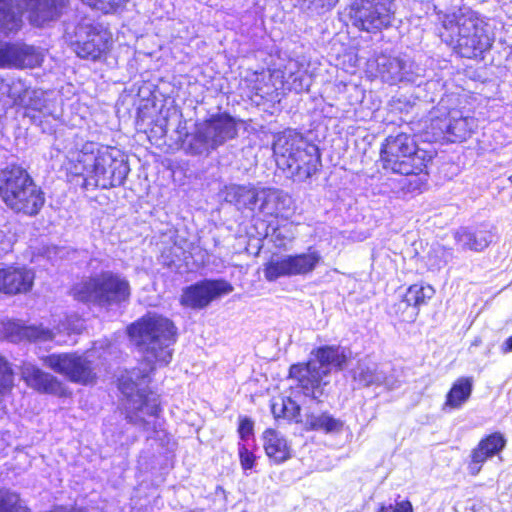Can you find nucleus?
<instances>
[{"mask_svg":"<svg viewBox=\"0 0 512 512\" xmlns=\"http://www.w3.org/2000/svg\"><path fill=\"white\" fill-rule=\"evenodd\" d=\"M305 426L308 430H320L326 433H332L340 431L343 423L328 413H312L306 416Z\"/></svg>","mask_w":512,"mask_h":512,"instance_id":"c756f323","label":"nucleus"},{"mask_svg":"<svg viewBox=\"0 0 512 512\" xmlns=\"http://www.w3.org/2000/svg\"><path fill=\"white\" fill-rule=\"evenodd\" d=\"M316 360L307 364L292 365L289 371L291 378L296 379L306 395L316 398L317 389L332 367L343 369L351 357L350 350L340 346H324L315 351Z\"/></svg>","mask_w":512,"mask_h":512,"instance_id":"0eeeda50","label":"nucleus"},{"mask_svg":"<svg viewBox=\"0 0 512 512\" xmlns=\"http://www.w3.org/2000/svg\"><path fill=\"white\" fill-rule=\"evenodd\" d=\"M252 430H253V423L251 420H249L247 418H243L240 420L238 431H239L241 438L244 439V438L249 437L252 434Z\"/></svg>","mask_w":512,"mask_h":512,"instance_id":"37998d69","label":"nucleus"},{"mask_svg":"<svg viewBox=\"0 0 512 512\" xmlns=\"http://www.w3.org/2000/svg\"><path fill=\"white\" fill-rule=\"evenodd\" d=\"M377 73L384 82L396 84L401 81L413 82L414 63L409 59L379 55L375 59Z\"/></svg>","mask_w":512,"mask_h":512,"instance_id":"6ab92c4d","label":"nucleus"},{"mask_svg":"<svg viewBox=\"0 0 512 512\" xmlns=\"http://www.w3.org/2000/svg\"><path fill=\"white\" fill-rule=\"evenodd\" d=\"M88 6L105 14L117 12L125 7L129 0H81Z\"/></svg>","mask_w":512,"mask_h":512,"instance_id":"f704fd0d","label":"nucleus"},{"mask_svg":"<svg viewBox=\"0 0 512 512\" xmlns=\"http://www.w3.org/2000/svg\"><path fill=\"white\" fill-rule=\"evenodd\" d=\"M37 90L28 89L21 80H14L11 83L0 82V107L2 109L14 105H26L29 95L38 97Z\"/></svg>","mask_w":512,"mask_h":512,"instance_id":"a878e982","label":"nucleus"},{"mask_svg":"<svg viewBox=\"0 0 512 512\" xmlns=\"http://www.w3.org/2000/svg\"><path fill=\"white\" fill-rule=\"evenodd\" d=\"M241 466L244 470L252 469L255 462V456L245 446L239 448Z\"/></svg>","mask_w":512,"mask_h":512,"instance_id":"4c0bfd02","label":"nucleus"},{"mask_svg":"<svg viewBox=\"0 0 512 512\" xmlns=\"http://www.w3.org/2000/svg\"><path fill=\"white\" fill-rule=\"evenodd\" d=\"M505 445L506 439L499 432L483 438L471 452L470 472L473 475L478 474L486 460L499 454Z\"/></svg>","mask_w":512,"mask_h":512,"instance_id":"412c9836","label":"nucleus"},{"mask_svg":"<svg viewBox=\"0 0 512 512\" xmlns=\"http://www.w3.org/2000/svg\"><path fill=\"white\" fill-rule=\"evenodd\" d=\"M83 325L81 320L78 317H73L72 319L68 320L67 324H62L57 327V331L60 332H67V333H79L82 329Z\"/></svg>","mask_w":512,"mask_h":512,"instance_id":"58836bf2","label":"nucleus"},{"mask_svg":"<svg viewBox=\"0 0 512 512\" xmlns=\"http://www.w3.org/2000/svg\"><path fill=\"white\" fill-rule=\"evenodd\" d=\"M0 512H28L17 494L0 490Z\"/></svg>","mask_w":512,"mask_h":512,"instance_id":"72a5a7b5","label":"nucleus"},{"mask_svg":"<svg viewBox=\"0 0 512 512\" xmlns=\"http://www.w3.org/2000/svg\"><path fill=\"white\" fill-rule=\"evenodd\" d=\"M34 274L26 268L7 267L0 269V291L6 294L28 292L33 285Z\"/></svg>","mask_w":512,"mask_h":512,"instance_id":"4be33fe9","label":"nucleus"},{"mask_svg":"<svg viewBox=\"0 0 512 512\" xmlns=\"http://www.w3.org/2000/svg\"><path fill=\"white\" fill-rule=\"evenodd\" d=\"M21 375L28 386L39 392L58 397L68 395V389L62 381L31 363L23 364Z\"/></svg>","mask_w":512,"mask_h":512,"instance_id":"a211bd4d","label":"nucleus"},{"mask_svg":"<svg viewBox=\"0 0 512 512\" xmlns=\"http://www.w3.org/2000/svg\"><path fill=\"white\" fill-rule=\"evenodd\" d=\"M188 512H203V511H201V510H190Z\"/></svg>","mask_w":512,"mask_h":512,"instance_id":"de8ad7c7","label":"nucleus"},{"mask_svg":"<svg viewBox=\"0 0 512 512\" xmlns=\"http://www.w3.org/2000/svg\"><path fill=\"white\" fill-rule=\"evenodd\" d=\"M291 198L281 190L275 188H261L258 210L267 216H284L289 210Z\"/></svg>","mask_w":512,"mask_h":512,"instance_id":"393cba45","label":"nucleus"},{"mask_svg":"<svg viewBox=\"0 0 512 512\" xmlns=\"http://www.w3.org/2000/svg\"><path fill=\"white\" fill-rule=\"evenodd\" d=\"M42 55L22 42L0 43V68H33L40 65Z\"/></svg>","mask_w":512,"mask_h":512,"instance_id":"f3484780","label":"nucleus"},{"mask_svg":"<svg viewBox=\"0 0 512 512\" xmlns=\"http://www.w3.org/2000/svg\"><path fill=\"white\" fill-rule=\"evenodd\" d=\"M72 293L79 301L108 309L128 302L131 286L122 274L106 270L77 283Z\"/></svg>","mask_w":512,"mask_h":512,"instance_id":"423d86ee","label":"nucleus"},{"mask_svg":"<svg viewBox=\"0 0 512 512\" xmlns=\"http://www.w3.org/2000/svg\"><path fill=\"white\" fill-rule=\"evenodd\" d=\"M63 153L66 169L71 174L82 176L86 189L120 186L129 173V167L119 150L84 141L77 135L65 140Z\"/></svg>","mask_w":512,"mask_h":512,"instance_id":"f03ea898","label":"nucleus"},{"mask_svg":"<svg viewBox=\"0 0 512 512\" xmlns=\"http://www.w3.org/2000/svg\"><path fill=\"white\" fill-rule=\"evenodd\" d=\"M285 419L299 421L300 407L291 398H286Z\"/></svg>","mask_w":512,"mask_h":512,"instance_id":"ea45409f","label":"nucleus"},{"mask_svg":"<svg viewBox=\"0 0 512 512\" xmlns=\"http://www.w3.org/2000/svg\"><path fill=\"white\" fill-rule=\"evenodd\" d=\"M456 244L462 251L482 252L493 241V234L484 228L461 227L454 233Z\"/></svg>","mask_w":512,"mask_h":512,"instance_id":"b1692460","label":"nucleus"},{"mask_svg":"<svg viewBox=\"0 0 512 512\" xmlns=\"http://www.w3.org/2000/svg\"><path fill=\"white\" fill-rule=\"evenodd\" d=\"M353 378L365 386L385 383V375L373 363L359 362L354 370Z\"/></svg>","mask_w":512,"mask_h":512,"instance_id":"7c9ffc66","label":"nucleus"},{"mask_svg":"<svg viewBox=\"0 0 512 512\" xmlns=\"http://www.w3.org/2000/svg\"><path fill=\"white\" fill-rule=\"evenodd\" d=\"M263 446L266 455L276 464L291 458L292 449L286 438L274 429H267L263 434Z\"/></svg>","mask_w":512,"mask_h":512,"instance_id":"bb28decb","label":"nucleus"},{"mask_svg":"<svg viewBox=\"0 0 512 512\" xmlns=\"http://www.w3.org/2000/svg\"><path fill=\"white\" fill-rule=\"evenodd\" d=\"M392 18L391 0H361L353 14V24L361 30L375 32L388 27Z\"/></svg>","mask_w":512,"mask_h":512,"instance_id":"ddd939ff","label":"nucleus"},{"mask_svg":"<svg viewBox=\"0 0 512 512\" xmlns=\"http://www.w3.org/2000/svg\"><path fill=\"white\" fill-rule=\"evenodd\" d=\"M41 360L44 366L66 377L71 382L88 385L96 379L91 362L82 356L59 353L44 356Z\"/></svg>","mask_w":512,"mask_h":512,"instance_id":"9d476101","label":"nucleus"},{"mask_svg":"<svg viewBox=\"0 0 512 512\" xmlns=\"http://www.w3.org/2000/svg\"><path fill=\"white\" fill-rule=\"evenodd\" d=\"M286 398L274 399L271 405L272 414L276 419L285 418Z\"/></svg>","mask_w":512,"mask_h":512,"instance_id":"a19ab883","label":"nucleus"},{"mask_svg":"<svg viewBox=\"0 0 512 512\" xmlns=\"http://www.w3.org/2000/svg\"><path fill=\"white\" fill-rule=\"evenodd\" d=\"M508 180L512 183V175L508 178Z\"/></svg>","mask_w":512,"mask_h":512,"instance_id":"09e8293b","label":"nucleus"},{"mask_svg":"<svg viewBox=\"0 0 512 512\" xmlns=\"http://www.w3.org/2000/svg\"><path fill=\"white\" fill-rule=\"evenodd\" d=\"M393 511V506L392 505H389V506H386V505H380L379 508L376 510V512H391Z\"/></svg>","mask_w":512,"mask_h":512,"instance_id":"49530a36","label":"nucleus"},{"mask_svg":"<svg viewBox=\"0 0 512 512\" xmlns=\"http://www.w3.org/2000/svg\"><path fill=\"white\" fill-rule=\"evenodd\" d=\"M273 154L277 166L298 180L311 177L320 165L318 148L293 130H286L275 137Z\"/></svg>","mask_w":512,"mask_h":512,"instance_id":"20e7f679","label":"nucleus"},{"mask_svg":"<svg viewBox=\"0 0 512 512\" xmlns=\"http://www.w3.org/2000/svg\"><path fill=\"white\" fill-rule=\"evenodd\" d=\"M393 512H414L413 506L409 500H401L395 502Z\"/></svg>","mask_w":512,"mask_h":512,"instance_id":"c03bdc74","label":"nucleus"},{"mask_svg":"<svg viewBox=\"0 0 512 512\" xmlns=\"http://www.w3.org/2000/svg\"><path fill=\"white\" fill-rule=\"evenodd\" d=\"M38 97H34L33 95H29L28 99L26 100V105H23V107H26L28 109L36 110V111H42L44 105L41 100L42 92L38 91Z\"/></svg>","mask_w":512,"mask_h":512,"instance_id":"79ce46f5","label":"nucleus"},{"mask_svg":"<svg viewBox=\"0 0 512 512\" xmlns=\"http://www.w3.org/2000/svg\"><path fill=\"white\" fill-rule=\"evenodd\" d=\"M225 199L239 208L255 211L259 206L260 189L252 185H230L226 187Z\"/></svg>","mask_w":512,"mask_h":512,"instance_id":"cd10ccee","label":"nucleus"},{"mask_svg":"<svg viewBox=\"0 0 512 512\" xmlns=\"http://www.w3.org/2000/svg\"><path fill=\"white\" fill-rule=\"evenodd\" d=\"M505 347H503V351L504 352H510L512 351V336L509 337L505 343H504Z\"/></svg>","mask_w":512,"mask_h":512,"instance_id":"a18cd8bd","label":"nucleus"},{"mask_svg":"<svg viewBox=\"0 0 512 512\" xmlns=\"http://www.w3.org/2000/svg\"><path fill=\"white\" fill-rule=\"evenodd\" d=\"M434 293L435 290L430 285L414 284L408 288L404 301L407 305L420 307L426 304L427 300L434 296Z\"/></svg>","mask_w":512,"mask_h":512,"instance_id":"2f4dec72","label":"nucleus"},{"mask_svg":"<svg viewBox=\"0 0 512 512\" xmlns=\"http://www.w3.org/2000/svg\"><path fill=\"white\" fill-rule=\"evenodd\" d=\"M238 133L236 120L228 114H218L195 124L187 134L185 150L191 155H208Z\"/></svg>","mask_w":512,"mask_h":512,"instance_id":"6e6552de","label":"nucleus"},{"mask_svg":"<svg viewBox=\"0 0 512 512\" xmlns=\"http://www.w3.org/2000/svg\"><path fill=\"white\" fill-rule=\"evenodd\" d=\"M0 332L11 342H18L23 339L48 341L55 337V333L52 330L41 326H22L20 323L12 320L1 321Z\"/></svg>","mask_w":512,"mask_h":512,"instance_id":"5701e85b","label":"nucleus"},{"mask_svg":"<svg viewBox=\"0 0 512 512\" xmlns=\"http://www.w3.org/2000/svg\"><path fill=\"white\" fill-rule=\"evenodd\" d=\"M452 258V251L441 245L433 247L427 256V265L431 270H439Z\"/></svg>","mask_w":512,"mask_h":512,"instance_id":"473e14b6","label":"nucleus"},{"mask_svg":"<svg viewBox=\"0 0 512 512\" xmlns=\"http://www.w3.org/2000/svg\"><path fill=\"white\" fill-rule=\"evenodd\" d=\"M321 256L316 251L297 255L273 256L265 264L264 276L268 281L280 277L304 275L312 272L319 264Z\"/></svg>","mask_w":512,"mask_h":512,"instance_id":"9b49d317","label":"nucleus"},{"mask_svg":"<svg viewBox=\"0 0 512 512\" xmlns=\"http://www.w3.org/2000/svg\"><path fill=\"white\" fill-rule=\"evenodd\" d=\"M128 334L141 347L145 358L142 367L126 372L119 379V389L127 397V418L136 422L143 419L142 415L158 414V397L146 388L150 373L157 366L170 363L177 328L170 319L149 313L129 326Z\"/></svg>","mask_w":512,"mask_h":512,"instance_id":"f257e3e1","label":"nucleus"},{"mask_svg":"<svg viewBox=\"0 0 512 512\" xmlns=\"http://www.w3.org/2000/svg\"><path fill=\"white\" fill-rule=\"evenodd\" d=\"M74 50L85 59H99L109 47L107 31L89 23H81L75 28Z\"/></svg>","mask_w":512,"mask_h":512,"instance_id":"2eb2a0df","label":"nucleus"},{"mask_svg":"<svg viewBox=\"0 0 512 512\" xmlns=\"http://www.w3.org/2000/svg\"><path fill=\"white\" fill-rule=\"evenodd\" d=\"M270 78L271 76L268 75ZM267 75L265 73H257L254 72L251 74L250 78H247L246 81L253 82L254 84L251 86V90L261 97L270 96L273 94L274 90L267 84L264 83Z\"/></svg>","mask_w":512,"mask_h":512,"instance_id":"c9c22d12","label":"nucleus"},{"mask_svg":"<svg viewBox=\"0 0 512 512\" xmlns=\"http://www.w3.org/2000/svg\"><path fill=\"white\" fill-rule=\"evenodd\" d=\"M63 3L64 0H23L28 19L35 26H42L56 18ZM21 22L19 13L12 7V0H0V35L17 32Z\"/></svg>","mask_w":512,"mask_h":512,"instance_id":"1a4fd4ad","label":"nucleus"},{"mask_svg":"<svg viewBox=\"0 0 512 512\" xmlns=\"http://www.w3.org/2000/svg\"><path fill=\"white\" fill-rule=\"evenodd\" d=\"M473 389L471 377H460L452 385L446 395L445 407L451 409L461 408L470 398Z\"/></svg>","mask_w":512,"mask_h":512,"instance_id":"c85d7f7f","label":"nucleus"},{"mask_svg":"<svg viewBox=\"0 0 512 512\" xmlns=\"http://www.w3.org/2000/svg\"><path fill=\"white\" fill-rule=\"evenodd\" d=\"M440 36L456 53L466 58L481 56L493 43L488 25L469 8L446 15Z\"/></svg>","mask_w":512,"mask_h":512,"instance_id":"7ed1b4c3","label":"nucleus"},{"mask_svg":"<svg viewBox=\"0 0 512 512\" xmlns=\"http://www.w3.org/2000/svg\"><path fill=\"white\" fill-rule=\"evenodd\" d=\"M433 154L430 151L421 149L414 143V151L406 153L405 158L399 159L401 162L400 168L398 165L395 167H388L393 173L414 176L415 179L409 181L407 186L408 192L422 191L427 185L428 181V166L432 162Z\"/></svg>","mask_w":512,"mask_h":512,"instance_id":"f8f14e48","label":"nucleus"},{"mask_svg":"<svg viewBox=\"0 0 512 512\" xmlns=\"http://www.w3.org/2000/svg\"><path fill=\"white\" fill-rule=\"evenodd\" d=\"M232 291L233 286L226 280H204L184 288L180 304L191 309H203L215 299Z\"/></svg>","mask_w":512,"mask_h":512,"instance_id":"4468645a","label":"nucleus"},{"mask_svg":"<svg viewBox=\"0 0 512 512\" xmlns=\"http://www.w3.org/2000/svg\"><path fill=\"white\" fill-rule=\"evenodd\" d=\"M0 199L14 212L28 216L38 214L45 202L41 189L18 165L0 171Z\"/></svg>","mask_w":512,"mask_h":512,"instance_id":"39448f33","label":"nucleus"},{"mask_svg":"<svg viewBox=\"0 0 512 512\" xmlns=\"http://www.w3.org/2000/svg\"><path fill=\"white\" fill-rule=\"evenodd\" d=\"M432 113L431 130L435 137L449 135L450 141H463L471 135L476 127L473 117L463 116L462 112L453 109L448 112V117L440 118Z\"/></svg>","mask_w":512,"mask_h":512,"instance_id":"dca6fc26","label":"nucleus"},{"mask_svg":"<svg viewBox=\"0 0 512 512\" xmlns=\"http://www.w3.org/2000/svg\"><path fill=\"white\" fill-rule=\"evenodd\" d=\"M415 142L414 137L406 133L387 137L381 149L383 168L387 169L396 165L400 168L401 162L399 159L405 158L406 153L414 151Z\"/></svg>","mask_w":512,"mask_h":512,"instance_id":"aec40b11","label":"nucleus"},{"mask_svg":"<svg viewBox=\"0 0 512 512\" xmlns=\"http://www.w3.org/2000/svg\"><path fill=\"white\" fill-rule=\"evenodd\" d=\"M13 373L8 363L0 357V393L5 394L12 388Z\"/></svg>","mask_w":512,"mask_h":512,"instance_id":"e433bc0d","label":"nucleus"}]
</instances>
